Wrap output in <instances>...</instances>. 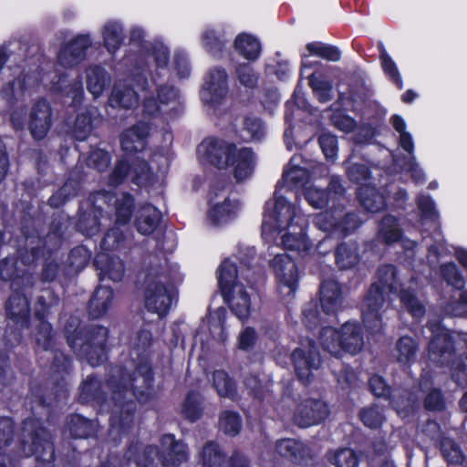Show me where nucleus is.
Wrapping results in <instances>:
<instances>
[{
  "label": "nucleus",
  "instance_id": "obj_11",
  "mask_svg": "<svg viewBox=\"0 0 467 467\" xmlns=\"http://www.w3.org/2000/svg\"><path fill=\"white\" fill-rule=\"evenodd\" d=\"M156 97L153 93L145 95L142 100L143 111L149 116L166 111L167 108L173 109L181 104L180 91L172 85H160L155 89Z\"/></svg>",
  "mask_w": 467,
  "mask_h": 467
},
{
  "label": "nucleus",
  "instance_id": "obj_57",
  "mask_svg": "<svg viewBox=\"0 0 467 467\" xmlns=\"http://www.w3.org/2000/svg\"><path fill=\"white\" fill-rule=\"evenodd\" d=\"M40 324L36 335V341L38 348L46 352H50L55 348V337L51 325L45 321L39 320Z\"/></svg>",
  "mask_w": 467,
  "mask_h": 467
},
{
  "label": "nucleus",
  "instance_id": "obj_62",
  "mask_svg": "<svg viewBox=\"0 0 467 467\" xmlns=\"http://www.w3.org/2000/svg\"><path fill=\"white\" fill-rule=\"evenodd\" d=\"M202 399L199 393L192 391L188 394L184 405L183 413L191 421H194L202 415Z\"/></svg>",
  "mask_w": 467,
  "mask_h": 467
},
{
  "label": "nucleus",
  "instance_id": "obj_37",
  "mask_svg": "<svg viewBox=\"0 0 467 467\" xmlns=\"http://www.w3.org/2000/svg\"><path fill=\"white\" fill-rule=\"evenodd\" d=\"M101 35L104 46L110 54H114L125 39L121 24L116 21L107 22L101 29Z\"/></svg>",
  "mask_w": 467,
  "mask_h": 467
},
{
  "label": "nucleus",
  "instance_id": "obj_59",
  "mask_svg": "<svg viewBox=\"0 0 467 467\" xmlns=\"http://www.w3.org/2000/svg\"><path fill=\"white\" fill-rule=\"evenodd\" d=\"M219 427L229 436H235L241 430V420L236 412L225 410L219 418Z\"/></svg>",
  "mask_w": 467,
  "mask_h": 467
},
{
  "label": "nucleus",
  "instance_id": "obj_49",
  "mask_svg": "<svg viewBox=\"0 0 467 467\" xmlns=\"http://www.w3.org/2000/svg\"><path fill=\"white\" fill-rule=\"evenodd\" d=\"M226 39L222 30L208 28L202 36L203 47L212 55L219 56L223 53Z\"/></svg>",
  "mask_w": 467,
  "mask_h": 467
},
{
  "label": "nucleus",
  "instance_id": "obj_47",
  "mask_svg": "<svg viewBox=\"0 0 467 467\" xmlns=\"http://www.w3.org/2000/svg\"><path fill=\"white\" fill-rule=\"evenodd\" d=\"M378 237L387 244H393L400 239V228L394 216L386 215L383 217L379 225Z\"/></svg>",
  "mask_w": 467,
  "mask_h": 467
},
{
  "label": "nucleus",
  "instance_id": "obj_64",
  "mask_svg": "<svg viewBox=\"0 0 467 467\" xmlns=\"http://www.w3.org/2000/svg\"><path fill=\"white\" fill-rule=\"evenodd\" d=\"M400 300L403 305L406 306L408 311L415 317H420L423 316L425 312L424 306L422 303L415 296L414 293L411 290H402L400 291Z\"/></svg>",
  "mask_w": 467,
  "mask_h": 467
},
{
  "label": "nucleus",
  "instance_id": "obj_27",
  "mask_svg": "<svg viewBox=\"0 0 467 467\" xmlns=\"http://www.w3.org/2000/svg\"><path fill=\"white\" fill-rule=\"evenodd\" d=\"M85 78L87 89L95 99L102 95L111 81L108 71L99 65L88 66L85 70Z\"/></svg>",
  "mask_w": 467,
  "mask_h": 467
},
{
  "label": "nucleus",
  "instance_id": "obj_63",
  "mask_svg": "<svg viewBox=\"0 0 467 467\" xmlns=\"http://www.w3.org/2000/svg\"><path fill=\"white\" fill-rule=\"evenodd\" d=\"M441 451L445 460L450 463L460 464L463 461V454L460 447L449 438L441 440Z\"/></svg>",
  "mask_w": 467,
  "mask_h": 467
},
{
  "label": "nucleus",
  "instance_id": "obj_3",
  "mask_svg": "<svg viewBox=\"0 0 467 467\" xmlns=\"http://www.w3.org/2000/svg\"><path fill=\"white\" fill-rule=\"evenodd\" d=\"M376 278L361 304L364 325L371 333H378L382 328L381 310L387 296L400 291V283L393 265L379 266Z\"/></svg>",
  "mask_w": 467,
  "mask_h": 467
},
{
  "label": "nucleus",
  "instance_id": "obj_48",
  "mask_svg": "<svg viewBox=\"0 0 467 467\" xmlns=\"http://www.w3.org/2000/svg\"><path fill=\"white\" fill-rule=\"evenodd\" d=\"M99 217L102 216V208L96 206L92 213H82L78 221V229L88 236H93L100 230Z\"/></svg>",
  "mask_w": 467,
  "mask_h": 467
},
{
  "label": "nucleus",
  "instance_id": "obj_29",
  "mask_svg": "<svg viewBox=\"0 0 467 467\" xmlns=\"http://www.w3.org/2000/svg\"><path fill=\"white\" fill-rule=\"evenodd\" d=\"M106 388L109 389L107 386ZM79 400L81 402L97 401L101 405L106 401L111 410L110 391L109 393L102 391L100 382L93 376H88L80 386Z\"/></svg>",
  "mask_w": 467,
  "mask_h": 467
},
{
  "label": "nucleus",
  "instance_id": "obj_7",
  "mask_svg": "<svg viewBox=\"0 0 467 467\" xmlns=\"http://www.w3.org/2000/svg\"><path fill=\"white\" fill-rule=\"evenodd\" d=\"M10 122L16 130H23L26 124L32 138L41 140L46 138L53 125V110L47 100L39 99L28 110L22 107L14 109L10 114Z\"/></svg>",
  "mask_w": 467,
  "mask_h": 467
},
{
  "label": "nucleus",
  "instance_id": "obj_31",
  "mask_svg": "<svg viewBox=\"0 0 467 467\" xmlns=\"http://www.w3.org/2000/svg\"><path fill=\"white\" fill-rule=\"evenodd\" d=\"M300 157L294 156L291 158L289 165L290 168L285 170L283 173L282 179L278 181L275 190L280 191V188L286 185L287 188L304 185L308 180L309 173L304 167L298 165Z\"/></svg>",
  "mask_w": 467,
  "mask_h": 467
},
{
  "label": "nucleus",
  "instance_id": "obj_10",
  "mask_svg": "<svg viewBox=\"0 0 467 467\" xmlns=\"http://www.w3.org/2000/svg\"><path fill=\"white\" fill-rule=\"evenodd\" d=\"M428 327L434 334L428 345V356L431 362L443 366L451 361L454 351L467 349V334H459L452 339L439 321H429Z\"/></svg>",
  "mask_w": 467,
  "mask_h": 467
},
{
  "label": "nucleus",
  "instance_id": "obj_61",
  "mask_svg": "<svg viewBox=\"0 0 467 467\" xmlns=\"http://www.w3.org/2000/svg\"><path fill=\"white\" fill-rule=\"evenodd\" d=\"M393 128L400 134V145L409 154L414 152V143L411 135L405 130L406 125L403 119L398 115L391 118Z\"/></svg>",
  "mask_w": 467,
  "mask_h": 467
},
{
  "label": "nucleus",
  "instance_id": "obj_8",
  "mask_svg": "<svg viewBox=\"0 0 467 467\" xmlns=\"http://www.w3.org/2000/svg\"><path fill=\"white\" fill-rule=\"evenodd\" d=\"M278 192L275 190L274 199L265 203L262 223L263 233L283 232L286 228L293 227V224L298 225L306 222L299 209L286 198L279 195Z\"/></svg>",
  "mask_w": 467,
  "mask_h": 467
},
{
  "label": "nucleus",
  "instance_id": "obj_12",
  "mask_svg": "<svg viewBox=\"0 0 467 467\" xmlns=\"http://www.w3.org/2000/svg\"><path fill=\"white\" fill-rule=\"evenodd\" d=\"M369 388L376 397L389 398L398 412L412 409L419 400L414 391L395 389L390 393L384 379L379 375H373L369 379Z\"/></svg>",
  "mask_w": 467,
  "mask_h": 467
},
{
  "label": "nucleus",
  "instance_id": "obj_52",
  "mask_svg": "<svg viewBox=\"0 0 467 467\" xmlns=\"http://www.w3.org/2000/svg\"><path fill=\"white\" fill-rule=\"evenodd\" d=\"M327 458L336 467H358V463L356 452L348 448L329 451Z\"/></svg>",
  "mask_w": 467,
  "mask_h": 467
},
{
  "label": "nucleus",
  "instance_id": "obj_34",
  "mask_svg": "<svg viewBox=\"0 0 467 467\" xmlns=\"http://www.w3.org/2000/svg\"><path fill=\"white\" fill-rule=\"evenodd\" d=\"M26 88V75L20 72L14 79L7 81L0 89V97L9 105L13 106L24 97Z\"/></svg>",
  "mask_w": 467,
  "mask_h": 467
},
{
  "label": "nucleus",
  "instance_id": "obj_35",
  "mask_svg": "<svg viewBox=\"0 0 467 467\" xmlns=\"http://www.w3.org/2000/svg\"><path fill=\"white\" fill-rule=\"evenodd\" d=\"M336 264L342 270L354 268L360 261L356 243H341L335 252Z\"/></svg>",
  "mask_w": 467,
  "mask_h": 467
},
{
  "label": "nucleus",
  "instance_id": "obj_5",
  "mask_svg": "<svg viewBox=\"0 0 467 467\" xmlns=\"http://www.w3.org/2000/svg\"><path fill=\"white\" fill-rule=\"evenodd\" d=\"M80 321L71 317L65 326V335L68 346L81 359L96 367L106 360V341L108 328L95 326L79 329Z\"/></svg>",
  "mask_w": 467,
  "mask_h": 467
},
{
  "label": "nucleus",
  "instance_id": "obj_13",
  "mask_svg": "<svg viewBox=\"0 0 467 467\" xmlns=\"http://www.w3.org/2000/svg\"><path fill=\"white\" fill-rule=\"evenodd\" d=\"M297 378L304 384L309 382L312 371L319 368L321 358L313 341L296 348L291 355Z\"/></svg>",
  "mask_w": 467,
  "mask_h": 467
},
{
  "label": "nucleus",
  "instance_id": "obj_30",
  "mask_svg": "<svg viewBox=\"0 0 467 467\" xmlns=\"http://www.w3.org/2000/svg\"><path fill=\"white\" fill-rule=\"evenodd\" d=\"M161 218V212L153 205L144 204L140 206L135 222L137 231L143 235L152 234L158 227Z\"/></svg>",
  "mask_w": 467,
  "mask_h": 467
},
{
  "label": "nucleus",
  "instance_id": "obj_36",
  "mask_svg": "<svg viewBox=\"0 0 467 467\" xmlns=\"http://www.w3.org/2000/svg\"><path fill=\"white\" fill-rule=\"evenodd\" d=\"M67 424L71 436L76 439L95 437L99 427L97 421L88 420L78 414L70 416Z\"/></svg>",
  "mask_w": 467,
  "mask_h": 467
},
{
  "label": "nucleus",
  "instance_id": "obj_2",
  "mask_svg": "<svg viewBox=\"0 0 467 467\" xmlns=\"http://www.w3.org/2000/svg\"><path fill=\"white\" fill-rule=\"evenodd\" d=\"M179 282L181 276L177 268L171 266L166 258L149 255L145 259V307L159 317L166 315L176 298Z\"/></svg>",
  "mask_w": 467,
  "mask_h": 467
},
{
  "label": "nucleus",
  "instance_id": "obj_40",
  "mask_svg": "<svg viewBox=\"0 0 467 467\" xmlns=\"http://www.w3.org/2000/svg\"><path fill=\"white\" fill-rule=\"evenodd\" d=\"M394 351L400 364L410 365L416 360L419 344L411 337H401L397 341Z\"/></svg>",
  "mask_w": 467,
  "mask_h": 467
},
{
  "label": "nucleus",
  "instance_id": "obj_22",
  "mask_svg": "<svg viewBox=\"0 0 467 467\" xmlns=\"http://www.w3.org/2000/svg\"><path fill=\"white\" fill-rule=\"evenodd\" d=\"M232 312L241 320L247 319L250 315L251 299L244 284H237L229 291L223 293Z\"/></svg>",
  "mask_w": 467,
  "mask_h": 467
},
{
  "label": "nucleus",
  "instance_id": "obj_25",
  "mask_svg": "<svg viewBox=\"0 0 467 467\" xmlns=\"http://www.w3.org/2000/svg\"><path fill=\"white\" fill-rule=\"evenodd\" d=\"M306 222L293 227L285 229V233L281 235L283 246L291 251L306 253L311 248V244L306 234Z\"/></svg>",
  "mask_w": 467,
  "mask_h": 467
},
{
  "label": "nucleus",
  "instance_id": "obj_24",
  "mask_svg": "<svg viewBox=\"0 0 467 467\" xmlns=\"http://www.w3.org/2000/svg\"><path fill=\"white\" fill-rule=\"evenodd\" d=\"M16 260L15 257H5L0 262V277L5 281H11L13 291L21 290L25 287H32L35 278L31 274H16Z\"/></svg>",
  "mask_w": 467,
  "mask_h": 467
},
{
  "label": "nucleus",
  "instance_id": "obj_41",
  "mask_svg": "<svg viewBox=\"0 0 467 467\" xmlns=\"http://www.w3.org/2000/svg\"><path fill=\"white\" fill-rule=\"evenodd\" d=\"M238 203L225 198L223 203L214 204L208 212V219L213 224H222L231 221L234 216Z\"/></svg>",
  "mask_w": 467,
  "mask_h": 467
},
{
  "label": "nucleus",
  "instance_id": "obj_20",
  "mask_svg": "<svg viewBox=\"0 0 467 467\" xmlns=\"http://www.w3.org/2000/svg\"><path fill=\"white\" fill-rule=\"evenodd\" d=\"M96 202H107L108 206L112 203L115 207V224L126 226L130 218L134 208V199L129 193H121L119 196H114L106 192H99L95 196Z\"/></svg>",
  "mask_w": 467,
  "mask_h": 467
},
{
  "label": "nucleus",
  "instance_id": "obj_14",
  "mask_svg": "<svg viewBox=\"0 0 467 467\" xmlns=\"http://www.w3.org/2000/svg\"><path fill=\"white\" fill-rule=\"evenodd\" d=\"M272 266L279 282V292L293 296L297 288L298 272L294 260L286 254L275 255Z\"/></svg>",
  "mask_w": 467,
  "mask_h": 467
},
{
  "label": "nucleus",
  "instance_id": "obj_42",
  "mask_svg": "<svg viewBox=\"0 0 467 467\" xmlns=\"http://www.w3.org/2000/svg\"><path fill=\"white\" fill-rule=\"evenodd\" d=\"M202 467H228L225 453L214 441H208L201 451Z\"/></svg>",
  "mask_w": 467,
  "mask_h": 467
},
{
  "label": "nucleus",
  "instance_id": "obj_19",
  "mask_svg": "<svg viewBox=\"0 0 467 467\" xmlns=\"http://www.w3.org/2000/svg\"><path fill=\"white\" fill-rule=\"evenodd\" d=\"M28 288L14 291L5 305L7 317L22 328L28 327L30 319L29 300L25 293Z\"/></svg>",
  "mask_w": 467,
  "mask_h": 467
},
{
  "label": "nucleus",
  "instance_id": "obj_4",
  "mask_svg": "<svg viewBox=\"0 0 467 467\" xmlns=\"http://www.w3.org/2000/svg\"><path fill=\"white\" fill-rule=\"evenodd\" d=\"M198 152L218 169L234 166V176L237 182L249 178L254 172L255 157L250 148L237 149L223 140L207 139L198 146Z\"/></svg>",
  "mask_w": 467,
  "mask_h": 467
},
{
  "label": "nucleus",
  "instance_id": "obj_58",
  "mask_svg": "<svg viewBox=\"0 0 467 467\" xmlns=\"http://www.w3.org/2000/svg\"><path fill=\"white\" fill-rule=\"evenodd\" d=\"M122 226L116 225L110 229L101 241V248L105 251H113L119 248L128 235L126 231L121 230Z\"/></svg>",
  "mask_w": 467,
  "mask_h": 467
},
{
  "label": "nucleus",
  "instance_id": "obj_16",
  "mask_svg": "<svg viewBox=\"0 0 467 467\" xmlns=\"http://www.w3.org/2000/svg\"><path fill=\"white\" fill-rule=\"evenodd\" d=\"M241 264L243 266L237 267L229 259L221 264L218 270V282L223 293L229 291L237 284H243L242 280L249 285L255 282L248 263L242 259Z\"/></svg>",
  "mask_w": 467,
  "mask_h": 467
},
{
  "label": "nucleus",
  "instance_id": "obj_54",
  "mask_svg": "<svg viewBox=\"0 0 467 467\" xmlns=\"http://www.w3.org/2000/svg\"><path fill=\"white\" fill-rule=\"evenodd\" d=\"M213 385L219 396L234 398L235 385L224 370L218 369L213 373Z\"/></svg>",
  "mask_w": 467,
  "mask_h": 467
},
{
  "label": "nucleus",
  "instance_id": "obj_32",
  "mask_svg": "<svg viewBox=\"0 0 467 467\" xmlns=\"http://www.w3.org/2000/svg\"><path fill=\"white\" fill-rule=\"evenodd\" d=\"M109 103L112 108L130 109L138 106L139 96L130 86L118 83L112 89Z\"/></svg>",
  "mask_w": 467,
  "mask_h": 467
},
{
  "label": "nucleus",
  "instance_id": "obj_21",
  "mask_svg": "<svg viewBox=\"0 0 467 467\" xmlns=\"http://www.w3.org/2000/svg\"><path fill=\"white\" fill-rule=\"evenodd\" d=\"M320 304L327 315L336 314L344 306V296L340 285L333 280H324L320 285Z\"/></svg>",
  "mask_w": 467,
  "mask_h": 467
},
{
  "label": "nucleus",
  "instance_id": "obj_55",
  "mask_svg": "<svg viewBox=\"0 0 467 467\" xmlns=\"http://www.w3.org/2000/svg\"><path fill=\"white\" fill-rule=\"evenodd\" d=\"M276 451L285 457L303 458L306 454V446L293 439H283L276 442Z\"/></svg>",
  "mask_w": 467,
  "mask_h": 467
},
{
  "label": "nucleus",
  "instance_id": "obj_9",
  "mask_svg": "<svg viewBox=\"0 0 467 467\" xmlns=\"http://www.w3.org/2000/svg\"><path fill=\"white\" fill-rule=\"evenodd\" d=\"M54 454L49 432L38 420L26 419L21 431V455H35L36 461L49 464L54 460Z\"/></svg>",
  "mask_w": 467,
  "mask_h": 467
},
{
  "label": "nucleus",
  "instance_id": "obj_33",
  "mask_svg": "<svg viewBox=\"0 0 467 467\" xmlns=\"http://www.w3.org/2000/svg\"><path fill=\"white\" fill-rule=\"evenodd\" d=\"M113 290L108 286H99L89 300V315L93 318L101 317L113 304Z\"/></svg>",
  "mask_w": 467,
  "mask_h": 467
},
{
  "label": "nucleus",
  "instance_id": "obj_38",
  "mask_svg": "<svg viewBox=\"0 0 467 467\" xmlns=\"http://www.w3.org/2000/svg\"><path fill=\"white\" fill-rule=\"evenodd\" d=\"M360 204L370 213H378L386 206L384 196L371 185H363L358 192Z\"/></svg>",
  "mask_w": 467,
  "mask_h": 467
},
{
  "label": "nucleus",
  "instance_id": "obj_39",
  "mask_svg": "<svg viewBox=\"0 0 467 467\" xmlns=\"http://www.w3.org/2000/svg\"><path fill=\"white\" fill-rule=\"evenodd\" d=\"M307 79L314 97L320 103H326L332 100L333 85L322 73L313 72L307 77Z\"/></svg>",
  "mask_w": 467,
  "mask_h": 467
},
{
  "label": "nucleus",
  "instance_id": "obj_51",
  "mask_svg": "<svg viewBox=\"0 0 467 467\" xmlns=\"http://www.w3.org/2000/svg\"><path fill=\"white\" fill-rule=\"evenodd\" d=\"M337 217L338 219L336 223V234L339 237L352 234L361 224V221L354 213H343L341 210L337 209Z\"/></svg>",
  "mask_w": 467,
  "mask_h": 467
},
{
  "label": "nucleus",
  "instance_id": "obj_46",
  "mask_svg": "<svg viewBox=\"0 0 467 467\" xmlns=\"http://www.w3.org/2000/svg\"><path fill=\"white\" fill-rule=\"evenodd\" d=\"M234 49L246 59L254 60L260 54L261 45L253 36L243 33L236 36Z\"/></svg>",
  "mask_w": 467,
  "mask_h": 467
},
{
  "label": "nucleus",
  "instance_id": "obj_60",
  "mask_svg": "<svg viewBox=\"0 0 467 467\" xmlns=\"http://www.w3.org/2000/svg\"><path fill=\"white\" fill-rule=\"evenodd\" d=\"M304 195L307 202L316 209H322L329 202V194L327 191L315 185L306 187Z\"/></svg>",
  "mask_w": 467,
  "mask_h": 467
},
{
  "label": "nucleus",
  "instance_id": "obj_1",
  "mask_svg": "<svg viewBox=\"0 0 467 467\" xmlns=\"http://www.w3.org/2000/svg\"><path fill=\"white\" fill-rule=\"evenodd\" d=\"M153 372L150 363L141 358L128 361L123 367L111 368L107 379L112 402L109 435L128 433L136 410L135 399L147 402L154 397Z\"/></svg>",
  "mask_w": 467,
  "mask_h": 467
},
{
  "label": "nucleus",
  "instance_id": "obj_56",
  "mask_svg": "<svg viewBox=\"0 0 467 467\" xmlns=\"http://www.w3.org/2000/svg\"><path fill=\"white\" fill-rule=\"evenodd\" d=\"M306 49L309 55L317 56L328 61L337 62L341 57V52L337 47L320 42L307 44Z\"/></svg>",
  "mask_w": 467,
  "mask_h": 467
},
{
  "label": "nucleus",
  "instance_id": "obj_23",
  "mask_svg": "<svg viewBox=\"0 0 467 467\" xmlns=\"http://www.w3.org/2000/svg\"><path fill=\"white\" fill-rule=\"evenodd\" d=\"M150 126L146 122H139L126 130L120 140L122 150L127 153L142 150L146 146Z\"/></svg>",
  "mask_w": 467,
  "mask_h": 467
},
{
  "label": "nucleus",
  "instance_id": "obj_15",
  "mask_svg": "<svg viewBox=\"0 0 467 467\" xmlns=\"http://www.w3.org/2000/svg\"><path fill=\"white\" fill-rule=\"evenodd\" d=\"M329 410L327 403L319 399H305L296 407L294 414V422L306 428L322 422Z\"/></svg>",
  "mask_w": 467,
  "mask_h": 467
},
{
  "label": "nucleus",
  "instance_id": "obj_26",
  "mask_svg": "<svg viewBox=\"0 0 467 467\" xmlns=\"http://www.w3.org/2000/svg\"><path fill=\"white\" fill-rule=\"evenodd\" d=\"M52 89L69 98L73 106L79 105L84 97L82 80L79 78L69 80L67 74L58 76L57 80L53 81Z\"/></svg>",
  "mask_w": 467,
  "mask_h": 467
},
{
  "label": "nucleus",
  "instance_id": "obj_18",
  "mask_svg": "<svg viewBox=\"0 0 467 467\" xmlns=\"http://www.w3.org/2000/svg\"><path fill=\"white\" fill-rule=\"evenodd\" d=\"M91 44L89 35H78L61 47L57 54V63L66 68L74 67L85 59Z\"/></svg>",
  "mask_w": 467,
  "mask_h": 467
},
{
  "label": "nucleus",
  "instance_id": "obj_28",
  "mask_svg": "<svg viewBox=\"0 0 467 467\" xmlns=\"http://www.w3.org/2000/svg\"><path fill=\"white\" fill-rule=\"evenodd\" d=\"M94 264L103 277L107 276L112 281H120L124 275V264L118 256H111L108 253H100L96 255Z\"/></svg>",
  "mask_w": 467,
  "mask_h": 467
},
{
  "label": "nucleus",
  "instance_id": "obj_17",
  "mask_svg": "<svg viewBox=\"0 0 467 467\" xmlns=\"http://www.w3.org/2000/svg\"><path fill=\"white\" fill-rule=\"evenodd\" d=\"M228 92L227 74L222 67L211 69L207 74L201 98L204 104L215 107Z\"/></svg>",
  "mask_w": 467,
  "mask_h": 467
},
{
  "label": "nucleus",
  "instance_id": "obj_44",
  "mask_svg": "<svg viewBox=\"0 0 467 467\" xmlns=\"http://www.w3.org/2000/svg\"><path fill=\"white\" fill-rule=\"evenodd\" d=\"M265 134L263 122L254 116L244 117L238 130L239 137L244 141L260 140Z\"/></svg>",
  "mask_w": 467,
  "mask_h": 467
},
{
  "label": "nucleus",
  "instance_id": "obj_45",
  "mask_svg": "<svg viewBox=\"0 0 467 467\" xmlns=\"http://www.w3.org/2000/svg\"><path fill=\"white\" fill-rule=\"evenodd\" d=\"M58 303L59 297L52 290H42L34 306L36 318L44 320L46 317L52 313L53 308L58 306Z\"/></svg>",
  "mask_w": 467,
  "mask_h": 467
},
{
  "label": "nucleus",
  "instance_id": "obj_50",
  "mask_svg": "<svg viewBox=\"0 0 467 467\" xmlns=\"http://www.w3.org/2000/svg\"><path fill=\"white\" fill-rule=\"evenodd\" d=\"M48 358H52L50 370L54 381L63 379L66 374H68L71 368V359L62 351L54 348L50 351Z\"/></svg>",
  "mask_w": 467,
  "mask_h": 467
},
{
  "label": "nucleus",
  "instance_id": "obj_43",
  "mask_svg": "<svg viewBox=\"0 0 467 467\" xmlns=\"http://www.w3.org/2000/svg\"><path fill=\"white\" fill-rule=\"evenodd\" d=\"M152 456H159V451L155 446L146 447L142 453L139 451L137 444L131 445L125 454V464L123 467H148L146 462H150Z\"/></svg>",
  "mask_w": 467,
  "mask_h": 467
},
{
  "label": "nucleus",
  "instance_id": "obj_53",
  "mask_svg": "<svg viewBox=\"0 0 467 467\" xmlns=\"http://www.w3.org/2000/svg\"><path fill=\"white\" fill-rule=\"evenodd\" d=\"M130 179L134 184L144 186L152 182L153 173L143 160L135 158L130 163Z\"/></svg>",
  "mask_w": 467,
  "mask_h": 467
},
{
  "label": "nucleus",
  "instance_id": "obj_6",
  "mask_svg": "<svg viewBox=\"0 0 467 467\" xmlns=\"http://www.w3.org/2000/svg\"><path fill=\"white\" fill-rule=\"evenodd\" d=\"M320 345L331 356L340 358L344 353L356 354L364 345L362 327L358 322H346L340 329L325 327L319 335Z\"/></svg>",
  "mask_w": 467,
  "mask_h": 467
}]
</instances>
